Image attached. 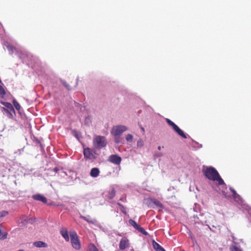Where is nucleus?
Instances as JSON below:
<instances>
[{"instance_id": "1", "label": "nucleus", "mask_w": 251, "mask_h": 251, "mask_svg": "<svg viewBox=\"0 0 251 251\" xmlns=\"http://www.w3.org/2000/svg\"><path fill=\"white\" fill-rule=\"evenodd\" d=\"M202 171L203 175L209 180L218 181L219 185H226L217 170L214 167L203 166Z\"/></svg>"}, {"instance_id": "2", "label": "nucleus", "mask_w": 251, "mask_h": 251, "mask_svg": "<svg viewBox=\"0 0 251 251\" xmlns=\"http://www.w3.org/2000/svg\"><path fill=\"white\" fill-rule=\"evenodd\" d=\"M107 144L106 138L104 136L95 135L93 139V145L98 149H101L105 147Z\"/></svg>"}, {"instance_id": "3", "label": "nucleus", "mask_w": 251, "mask_h": 251, "mask_svg": "<svg viewBox=\"0 0 251 251\" xmlns=\"http://www.w3.org/2000/svg\"><path fill=\"white\" fill-rule=\"evenodd\" d=\"M70 235L72 247L76 250H79L81 249V244L76 232L71 231Z\"/></svg>"}, {"instance_id": "4", "label": "nucleus", "mask_w": 251, "mask_h": 251, "mask_svg": "<svg viewBox=\"0 0 251 251\" xmlns=\"http://www.w3.org/2000/svg\"><path fill=\"white\" fill-rule=\"evenodd\" d=\"M83 154L84 158L86 159L94 160L97 158V153L96 151L89 148L84 149Z\"/></svg>"}, {"instance_id": "5", "label": "nucleus", "mask_w": 251, "mask_h": 251, "mask_svg": "<svg viewBox=\"0 0 251 251\" xmlns=\"http://www.w3.org/2000/svg\"><path fill=\"white\" fill-rule=\"evenodd\" d=\"M127 130V127L125 126H116L112 127L111 133L114 136H120Z\"/></svg>"}, {"instance_id": "6", "label": "nucleus", "mask_w": 251, "mask_h": 251, "mask_svg": "<svg viewBox=\"0 0 251 251\" xmlns=\"http://www.w3.org/2000/svg\"><path fill=\"white\" fill-rule=\"evenodd\" d=\"M108 161L115 165H119L121 162L122 158L117 154H112L109 156Z\"/></svg>"}, {"instance_id": "7", "label": "nucleus", "mask_w": 251, "mask_h": 251, "mask_svg": "<svg viewBox=\"0 0 251 251\" xmlns=\"http://www.w3.org/2000/svg\"><path fill=\"white\" fill-rule=\"evenodd\" d=\"M129 246V240L126 237L121 239L119 243V248L121 250H124Z\"/></svg>"}, {"instance_id": "8", "label": "nucleus", "mask_w": 251, "mask_h": 251, "mask_svg": "<svg viewBox=\"0 0 251 251\" xmlns=\"http://www.w3.org/2000/svg\"><path fill=\"white\" fill-rule=\"evenodd\" d=\"M32 198L35 200L41 201L45 203L47 202L46 198L41 194L34 195L32 196Z\"/></svg>"}, {"instance_id": "9", "label": "nucleus", "mask_w": 251, "mask_h": 251, "mask_svg": "<svg viewBox=\"0 0 251 251\" xmlns=\"http://www.w3.org/2000/svg\"><path fill=\"white\" fill-rule=\"evenodd\" d=\"M100 171L98 168H92L90 172V175L93 177H96L99 176Z\"/></svg>"}, {"instance_id": "10", "label": "nucleus", "mask_w": 251, "mask_h": 251, "mask_svg": "<svg viewBox=\"0 0 251 251\" xmlns=\"http://www.w3.org/2000/svg\"><path fill=\"white\" fill-rule=\"evenodd\" d=\"M60 234L67 242L69 241L70 238L68 235V232L66 228H62L60 230Z\"/></svg>"}, {"instance_id": "11", "label": "nucleus", "mask_w": 251, "mask_h": 251, "mask_svg": "<svg viewBox=\"0 0 251 251\" xmlns=\"http://www.w3.org/2000/svg\"><path fill=\"white\" fill-rule=\"evenodd\" d=\"M230 191L232 193V196L235 201L239 202L241 201V197L236 193V191L232 188H229Z\"/></svg>"}, {"instance_id": "12", "label": "nucleus", "mask_w": 251, "mask_h": 251, "mask_svg": "<svg viewBox=\"0 0 251 251\" xmlns=\"http://www.w3.org/2000/svg\"><path fill=\"white\" fill-rule=\"evenodd\" d=\"M174 130L181 137L184 139L187 138V136L184 132L180 129L178 126L176 125L175 128H173Z\"/></svg>"}, {"instance_id": "13", "label": "nucleus", "mask_w": 251, "mask_h": 251, "mask_svg": "<svg viewBox=\"0 0 251 251\" xmlns=\"http://www.w3.org/2000/svg\"><path fill=\"white\" fill-rule=\"evenodd\" d=\"M1 103L6 108V109H11V111H13V112L14 113H15V109L12 106V105L8 102H4V101H1Z\"/></svg>"}, {"instance_id": "14", "label": "nucleus", "mask_w": 251, "mask_h": 251, "mask_svg": "<svg viewBox=\"0 0 251 251\" xmlns=\"http://www.w3.org/2000/svg\"><path fill=\"white\" fill-rule=\"evenodd\" d=\"M1 110L3 112H4L5 113H6L7 115V116L9 118H12L13 116V113H14L13 112V111H11V109H6V108L5 107H1Z\"/></svg>"}, {"instance_id": "15", "label": "nucleus", "mask_w": 251, "mask_h": 251, "mask_svg": "<svg viewBox=\"0 0 251 251\" xmlns=\"http://www.w3.org/2000/svg\"><path fill=\"white\" fill-rule=\"evenodd\" d=\"M230 251H243L240 247L236 243H234V244H232L230 246Z\"/></svg>"}, {"instance_id": "16", "label": "nucleus", "mask_w": 251, "mask_h": 251, "mask_svg": "<svg viewBox=\"0 0 251 251\" xmlns=\"http://www.w3.org/2000/svg\"><path fill=\"white\" fill-rule=\"evenodd\" d=\"M33 245L34 246L37 247V248H41V247H44L46 248L47 247L48 245L47 244L42 241H37L34 243Z\"/></svg>"}, {"instance_id": "17", "label": "nucleus", "mask_w": 251, "mask_h": 251, "mask_svg": "<svg viewBox=\"0 0 251 251\" xmlns=\"http://www.w3.org/2000/svg\"><path fill=\"white\" fill-rule=\"evenodd\" d=\"M116 192L115 189L112 188L111 190L108 192L107 195L106 196L107 198L109 200L112 199L115 196Z\"/></svg>"}, {"instance_id": "18", "label": "nucleus", "mask_w": 251, "mask_h": 251, "mask_svg": "<svg viewBox=\"0 0 251 251\" xmlns=\"http://www.w3.org/2000/svg\"><path fill=\"white\" fill-rule=\"evenodd\" d=\"M86 251H99L96 246L93 244H90Z\"/></svg>"}, {"instance_id": "19", "label": "nucleus", "mask_w": 251, "mask_h": 251, "mask_svg": "<svg viewBox=\"0 0 251 251\" xmlns=\"http://www.w3.org/2000/svg\"><path fill=\"white\" fill-rule=\"evenodd\" d=\"M29 220H30L29 219H27V217L25 215H23L20 218L19 220H21V223L23 225H25L28 223V221Z\"/></svg>"}, {"instance_id": "20", "label": "nucleus", "mask_w": 251, "mask_h": 251, "mask_svg": "<svg viewBox=\"0 0 251 251\" xmlns=\"http://www.w3.org/2000/svg\"><path fill=\"white\" fill-rule=\"evenodd\" d=\"M151 201L153 204H154L155 205H156L157 206H158L159 207L162 208L163 207V205L161 203V202L159 201H158L155 199H151Z\"/></svg>"}, {"instance_id": "21", "label": "nucleus", "mask_w": 251, "mask_h": 251, "mask_svg": "<svg viewBox=\"0 0 251 251\" xmlns=\"http://www.w3.org/2000/svg\"><path fill=\"white\" fill-rule=\"evenodd\" d=\"M136 230H137L139 232L142 233L144 235H147L148 232L140 225H138V226L136 228Z\"/></svg>"}, {"instance_id": "22", "label": "nucleus", "mask_w": 251, "mask_h": 251, "mask_svg": "<svg viewBox=\"0 0 251 251\" xmlns=\"http://www.w3.org/2000/svg\"><path fill=\"white\" fill-rule=\"evenodd\" d=\"M153 246L156 251H165V250L161 246L156 242L153 244Z\"/></svg>"}, {"instance_id": "23", "label": "nucleus", "mask_w": 251, "mask_h": 251, "mask_svg": "<svg viewBox=\"0 0 251 251\" xmlns=\"http://www.w3.org/2000/svg\"><path fill=\"white\" fill-rule=\"evenodd\" d=\"M80 218L86 221V222H87L88 223H90V224H94L95 223V221H94L91 218H88V217H85L83 216H81Z\"/></svg>"}, {"instance_id": "24", "label": "nucleus", "mask_w": 251, "mask_h": 251, "mask_svg": "<svg viewBox=\"0 0 251 251\" xmlns=\"http://www.w3.org/2000/svg\"><path fill=\"white\" fill-rule=\"evenodd\" d=\"M7 233L6 232H2L1 225L0 224V239H5L7 238Z\"/></svg>"}, {"instance_id": "25", "label": "nucleus", "mask_w": 251, "mask_h": 251, "mask_svg": "<svg viewBox=\"0 0 251 251\" xmlns=\"http://www.w3.org/2000/svg\"><path fill=\"white\" fill-rule=\"evenodd\" d=\"M117 204L120 207V210L125 214H126L127 212L126 211V207L121 204L120 202H118Z\"/></svg>"}, {"instance_id": "26", "label": "nucleus", "mask_w": 251, "mask_h": 251, "mask_svg": "<svg viewBox=\"0 0 251 251\" xmlns=\"http://www.w3.org/2000/svg\"><path fill=\"white\" fill-rule=\"evenodd\" d=\"M129 224L132 226H133L135 229L136 228V227L138 226L139 225H138L136 222L132 220V219H130L129 220Z\"/></svg>"}, {"instance_id": "27", "label": "nucleus", "mask_w": 251, "mask_h": 251, "mask_svg": "<svg viewBox=\"0 0 251 251\" xmlns=\"http://www.w3.org/2000/svg\"><path fill=\"white\" fill-rule=\"evenodd\" d=\"M13 104H14L15 108L17 110H19L21 108V106H20V104L15 100H13Z\"/></svg>"}, {"instance_id": "28", "label": "nucleus", "mask_w": 251, "mask_h": 251, "mask_svg": "<svg viewBox=\"0 0 251 251\" xmlns=\"http://www.w3.org/2000/svg\"><path fill=\"white\" fill-rule=\"evenodd\" d=\"M166 122L169 126L173 127V128H175L176 126L174 122L169 119H166Z\"/></svg>"}, {"instance_id": "29", "label": "nucleus", "mask_w": 251, "mask_h": 251, "mask_svg": "<svg viewBox=\"0 0 251 251\" xmlns=\"http://www.w3.org/2000/svg\"><path fill=\"white\" fill-rule=\"evenodd\" d=\"M126 139L127 142H132L133 140V136L130 134H128L126 136Z\"/></svg>"}, {"instance_id": "30", "label": "nucleus", "mask_w": 251, "mask_h": 251, "mask_svg": "<svg viewBox=\"0 0 251 251\" xmlns=\"http://www.w3.org/2000/svg\"><path fill=\"white\" fill-rule=\"evenodd\" d=\"M5 94L6 92L2 86L0 85V95L3 97L5 95Z\"/></svg>"}, {"instance_id": "31", "label": "nucleus", "mask_w": 251, "mask_h": 251, "mask_svg": "<svg viewBox=\"0 0 251 251\" xmlns=\"http://www.w3.org/2000/svg\"><path fill=\"white\" fill-rule=\"evenodd\" d=\"M144 145V142L142 139H139L137 143V146L138 147L141 148Z\"/></svg>"}, {"instance_id": "32", "label": "nucleus", "mask_w": 251, "mask_h": 251, "mask_svg": "<svg viewBox=\"0 0 251 251\" xmlns=\"http://www.w3.org/2000/svg\"><path fill=\"white\" fill-rule=\"evenodd\" d=\"M8 214V211H5V210L2 211L0 212V217H5L6 215H7Z\"/></svg>"}, {"instance_id": "33", "label": "nucleus", "mask_w": 251, "mask_h": 251, "mask_svg": "<svg viewBox=\"0 0 251 251\" xmlns=\"http://www.w3.org/2000/svg\"><path fill=\"white\" fill-rule=\"evenodd\" d=\"M114 140L116 143H119L121 142L122 138L120 137V136H114Z\"/></svg>"}, {"instance_id": "34", "label": "nucleus", "mask_w": 251, "mask_h": 251, "mask_svg": "<svg viewBox=\"0 0 251 251\" xmlns=\"http://www.w3.org/2000/svg\"><path fill=\"white\" fill-rule=\"evenodd\" d=\"M7 49L9 50V51L11 52V53H12L13 52V49L14 48L12 46H7Z\"/></svg>"}, {"instance_id": "35", "label": "nucleus", "mask_w": 251, "mask_h": 251, "mask_svg": "<svg viewBox=\"0 0 251 251\" xmlns=\"http://www.w3.org/2000/svg\"><path fill=\"white\" fill-rule=\"evenodd\" d=\"M63 84L64 85V86H65L67 89L68 90H71V88L69 87V86L67 84L66 82H63Z\"/></svg>"}, {"instance_id": "36", "label": "nucleus", "mask_w": 251, "mask_h": 251, "mask_svg": "<svg viewBox=\"0 0 251 251\" xmlns=\"http://www.w3.org/2000/svg\"><path fill=\"white\" fill-rule=\"evenodd\" d=\"M120 201L125 202L126 201V198H122L120 199Z\"/></svg>"}, {"instance_id": "37", "label": "nucleus", "mask_w": 251, "mask_h": 251, "mask_svg": "<svg viewBox=\"0 0 251 251\" xmlns=\"http://www.w3.org/2000/svg\"><path fill=\"white\" fill-rule=\"evenodd\" d=\"M59 169L57 167H55L54 169H53V171L55 172V173H57Z\"/></svg>"}, {"instance_id": "38", "label": "nucleus", "mask_w": 251, "mask_h": 251, "mask_svg": "<svg viewBox=\"0 0 251 251\" xmlns=\"http://www.w3.org/2000/svg\"><path fill=\"white\" fill-rule=\"evenodd\" d=\"M141 130L142 131V132H143V133H144V132H145V129H144V127H142V126H141Z\"/></svg>"}, {"instance_id": "39", "label": "nucleus", "mask_w": 251, "mask_h": 251, "mask_svg": "<svg viewBox=\"0 0 251 251\" xmlns=\"http://www.w3.org/2000/svg\"><path fill=\"white\" fill-rule=\"evenodd\" d=\"M158 150H161V147H160V146H158Z\"/></svg>"}]
</instances>
